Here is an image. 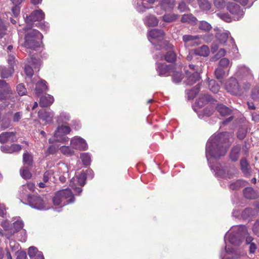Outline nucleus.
Segmentation results:
<instances>
[{
    "label": "nucleus",
    "mask_w": 259,
    "mask_h": 259,
    "mask_svg": "<svg viewBox=\"0 0 259 259\" xmlns=\"http://www.w3.org/2000/svg\"><path fill=\"white\" fill-rule=\"evenodd\" d=\"M142 2L141 3H137V10L138 11L140 12H143L146 9L150 8V7L146 6V3L145 2H147L149 4L151 5L154 3L155 0H142Z\"/></svg>",
    "instance_id": "31"
},
{
    "label": "nucleus",
    "mask_w": 259,
    "mask_h": 259,
    "mask_svg": "<svg viewBox=\"0 0 259 259\" xmlns=\"http://www.w3.org/2000/svg\"><path fill=\"white\" fill-rule=\"evenodd\" d=\"M38 253L41 252L38 251L37 249L34 246H31L28 249V254L30 258H33L34 256H37Z\"/></svg>",
    "instance_id": "58"
},
{
    "label": "nucleus",
    "mask_w": 259,
    "mask_h": 259,
    "mask_svg": "<svg viewBox=\"0 0 259 259\" xmlns=\"http://www.w3.org/2000/svg\"><path fill=\"white\" fill-rule=\"evenodd\" d=\"M22 117V112H17L14 113L12 115V120L13 122H17L20 121Z\"/></svg>",
    "instance_id": "63"
},
{
    "label": "nucleus",
    "mask_w": 259,
    "mask_h": 259,
    "mask_svg": "<svg viewBox=\"0 0 259 259\" xmlns=\"http://www.w3.org/2000/svg\"><path fill=\"white\" fill-rule=\"evenodd\" d=\"M175 5L174 0H163L161 3V7L165 11H170L173 9Z\"/></svg>",
    "instance_id": "35"
},
{
    "label": "nucleus",
    "mask_w": 259,
    "mask_h": 259,
    "mask_svg": "<svg viewBox=\"0 0 259 259\" xmlns=\"http://www.w3.org/2000/svg\"><path fill=\"white\" fill-rule=\"evenodd\" d=\"M172 77L174 82L179 83L181 81L183 78V75L181 72L176 71L172 74Z\"/></svg>",
    "instance_id": "57"
},
{
    "label": "nucleus",
    "mask_w": 259,
    "mask_h": 259,
    "mask_svg": "<svg viewBox=\"0 0 259 259\" xmlns=\"http://www.w3.org/2000/svg\"><path fill=\"white\" fill-rule=\"evenodd\" d=\"M170 66H168L165 63H156V70L160 76H167L171 73Z\"/></svg>",
    "instance_id": "20"
},
{
    "label": "nucleus",
    "mask_w": 259,
    "mask_h": 259,
    "mask_svg": "<svg viewBox=\"0 0 259 259\" xmlns=\"http://www.w3.org/2000/svg\"><path fill=\"white\" fill-rule=\"evenodd\" d=\"M13 71L14 69L11 67L8 69H6L2 66L0 67V75L2 78L9 77L12 74Z\"/></svg>",
    "instance_id": "42"
},
{
    "label": "nucleus",
    "mask_w": 259,
    "mask_h": 259,
    "mask_svg": "<svg viewBox=\"0 0 259 259\" xmlns=\"http://www.w3.org/2000/svg\"><path fill=\"white\" fill-rule=\"evenodd\" d=\"M181 21L194 25L196 23L197 19L192 14H185L182 16Z\"/></svg>",
    "instance_id": "34"
},
{
    "label": "nucleus",
    "mask_w": 259,
    "mask_h": 259,
    "mask_svg": "<svg viewBox=\"0 0 259 259\" xmlns=\"http://www.w3.org/2000/svg\"><path fill=\"white\" fill-rule=\"evenodd\" d=\"M178 16L176 14H166L163 16V20L166 22H171L177 19Z\"/></svg>",
    "instance_id": "55"
},
{
    "label": "nucleus",
    "mask_w": 259,
    "mask_h": 259,
    "mask_svg": "<svg viewBox=\"0 0 259 259\" xmlns=\"http://www.w3.org/2000/svg\"><path fill=\"white\" fill-rule=\"evenodd\" d=\"M246 182L242 180H238L230 185V188L232 190H238L246 185Z\"/></svg>",
    "instance_id": "47"
},
{
    "label": "nucleus",
    "mask_w": 259,
    "mask_h": 259,
    "mask_svg": "<svg viewBox=\"0 0 259 259\" xmlns=\"http://www.w3.org/2000/svg\"><path fill=\"white\" fill-rule=\"evenodd\" d=\"M211 100V97L208 94L201 95L200 97L197 102V105L200 107H202L204 106L208 102H210Z\"/></svg>",
    "instance_id": "32"
},
{
    "label": "nucleus",
    "mask_w": 259,
    "mask_h": 259,
    "mask_svg": "<svg viewBox=\"0 0 259 259\" xmlns=\"http://www.w3.org/2000/svg\"><path fill=\"white\" fill-rule=\"evenodd\" d=\"M202 111L203 113V114H201V111L198 113L199 117L201 118H203L204 116L208 117L210 116L212 114L213 109L211 107H207L205 109H203Z\"/></svg>",
    "instance_id": "53"
},
{
    "label": "nucleus",
    "mask_w": 259,
    "mask_h": 259,
    "mask_svg": "<svg viewBox=\"0 0 259 259\" xmlns=\"http://www.w3.org/2000/svg\"><path fill=\"white\" fill-rule=\"evenodd\" d=\"M224 69V68H221V67L219 66V67L215 69L214 73H215V75L216 76V78L217 79H222L226 75H228L229 71H228L226 72Z\"/></svg>",
    "instance_id": "43"
},
{
    "label": "nucleus",
    "mask_w": 259,
    "mask_h": 259,
    "mask_svg": "<svg viewBox=\"0 0 259 259\" xmlns=\"http://www.w3.org/2000/svg\"><path fill=\"white\" fill-rule=\"evenodd\" d=\"M11 93V89L8 84L5 81L0 80V100L8 98V95Z\"/></svg>",
    "instance_id": "19"
},
{
    "label": "nucleus",
    "mask_w": 259,
    "mask_h": 259,
    "mask_svg": "<svg viewBox=\"0 0 259 259\" xmlns=\"http://www.w3.org/2000/svg\"><path fill=\"white\" fill-rule=\"evenodd\" d=\"M226 54V51L224 49H220L217 53L212 58V61H217L220 58L224 57Z\"/></svg>",
    "instance_id": "56"
},
{
    "label": "nucleus",
    "mask_w": 259,
    "mask_h": 259,
    "mask_svg": "<svg viewBox=\"0 0 259 259\" xmlns=\"http://www.w3.org/2000/svg\"><path fill=\"white\" fill-rule=\"evenodd\" d=\"M70 119V116L66 113H62L60 114L58 119V122L59 123H65Z\"/></svg>",
    "instance_id": "59"
},
{
    "label": "nucleus",
    "mask_w": 259,
    "mask_h": 259,
    "mask_svg": "<svg viewBox=\"0 0 259 259\" xmlns=\"http://www.w3.org/2000/svg\"><path fill=\"white\" fill-rule=\"evenodd\" d=\"M199 7L203 11H208L211 8L210 3L207 0H198Z\"/></svg>",
    "instance_id": "50"
},
{
    "label": "nucleus",
    "mask_w": 259,
    "mask_h": 259,
    "mask_svg": "<svg viewBox=\"0 0 259 259\" xmlns=\"http://www.w3.org/2000/svg\"><path fill=\"white\" fill-rule=\"evenodd\" d=\"M54 116V114L52 111L42 110L38 112L39 118L45 121L47 123H50L52 122Z\"/></svg>",
    "instance_id": "22"
},
{
    "label": "nucleus",
    "mask_w": 259,
    "mask_h": 259,
    "mask_svg": "<svg viewBox=\"0 0 259 259\" xmlns=\"http://www.w3.org/2000/svg\"><path fill=\"white\" fill-rule=\"evenodd\" d=\"M244 195L248 199H254L257 196L256 192L250 187H248L244 190Z\"/></svg>",
    "instance_id": "39"
},
{
    "label": "nucleus",
    "mask_w": 259,
    "mask_h": 259,
    "mask_svg": "<svg viewBox=\"0 0 259 259\" xmlns=\"http://www.w3.org/2000/svg\"><path fill=\"white\" fill-rule=\"evenodd\" d=\"M42 35L38 30L32 29L25 36L24 46L28 48L35 50L40 47Z\"/></svg>",
    "instance_id": "6"
},
{
    "label": "nucleus",
    "mask_w": 259,
    "mask_h": 259,
    "mask_svg": "<svg viewBox=\"0 0 259 259\" xmlns=\"http://www.w3.org/2000/svg\"><path fill=\"white\" fill-rule=\"evenodd\" d=\"M211 28V25L205 21H200L199 24V28L204 31H208Z\"/></svg>",
    "instance_id": "52"
},
{
    "label": "nucleus",
    "mask_w": 259,
    "mask_h": 259,
    "mask_svg": "<svg viewBox=\"0 0 259 259\" xmlns=\"http://www.w3.org/2000/svg\"><path fill=\"white\" fill-rule=\"evenodd\" d=\"M85 180L86 177L85 174L81 173L78 175H76L71 180L70 186L78 194H80L82 191V189L81 187L78 186H83L85 184Z\"/></svg>",
    "instance_id": "9"
},
{
    "label": "nucleus",
    "mask_w": 259,
    "mask_h": 259,
    "mask_svg": "<svg viewBox=\"0 0 259 259\" xmlns=\"http://www.w3.org/2000/svg\"><path fill=\"white\" fill-rule=\"evenodd\" d=\"M74 201L73 195L69 189L60 190L56 192L53 199L54 205L62 207Z\"/></svg>",
    "instance_id": "5"
},
{
    "label": "nucleus",
    "mask_w": 259,
    "mask_h": 259,
    "mask_svg": "<svg viewBox=\"0 0 259 259\" xmlns=\"http://www.w3.org/2000/svg\"><path fill=\"white\" fill-rule=\"evenodd\" d=\"M12 2L13 7L12 8V13L15 17H17L19 15L20 11L21 4H22L23 0H11Z\"/></svg>",
    "instance_id": "29"
},
{
    "label": "nucleus",
    "mask_w": 259,
    "mask_h": 259,
    "mask_svg": "<svg viewBox=\"0 0 259 259\" xmlns=\"http://www.w3.org/2000/svg\"><path fill=\"white\" fill-rule=\"evenodd\" d=\"M214 170L217 177L225 179H231L236 174V169L234 168L217 166Z\"/></svg>",
    "instance_id": "12"
},
{
    "label": "nucleus",
    "mask_w": 259,
    "mask_h": 259,
    "mask_svg": "<svg viewBox=\"0 0 259 259\" xmlns=\"http://www.w3.org/2000/svg\"><path fill=\"white\" fill-rule=\"evenodd\" d=\"M17 139L15 132H4L0 135V143L15 142Z\"/></svg>",
    "instance_id": "21"
},
{
    "label": "nucleus",
    "mask_w": 259,
    "mask_h": 259,
    "mask_svg": "<svg viewBox=\"0 0 259 259\" xmlns=\"http://www.w3.org/2000/svg\"><path fill=\"white\" fill-rule=\"evenodd\" d=\"M231 65L232 63L226 58L222 59L219 63V66L223 68H230Z\"/></svg>",
    "instance_id": "51"
},
{
    "label": "nucleus",
    "mask_w": 259,
    "mask_h": 259,
    "mask_svg": "<svg viewBox=\"0 0 259 259\" xmlns=\"http://www.w3.org/2000/svg\"><path fill=\"white\" fill-rule=\"evenodd\" d=\"M192 52H193L196 55L207 57L208 56L210 51L207 46L204 45L192 51Z\"/></svg>",
    "instance_id": "24"
},
{
    "label": "nucleus",
    "mask_w": 259,
    "mask_h": 259,
    "mask_svg": "<svg viewBox=\"0 0 259 259\" xmlns=\"http://www.w3.org/2000/svg\"><path fill=\"white\" fill-rule=\"evenodd\" d=\"M228 10L235 16L237 19L241 18L244 15V12L240 9V7L236 4L231 3L227 6Z\"/></svg>",
    "instance_id": "18"
},
{
    "label": "nucleus",
    "mask_w": 259,
    "mask_h": 259,
    "mask_svg": "<svg viewBox=\"0 0 259 259\" xmlns=\"http://www.w3.org/2000/svg\"><path fill=\"white\" fill-rule=\"evenodd\" d=\"M46 83L47 82L44 80H41L37 83L36 87V91L37 94L48 89Z\"/></svg>",
    "instance_id": "48"
},
{
    "label": "nucleus",
    "mask_w": 259,
    "mask_h": 259,
    "mask_svg": "<svg viewBox=\"0 0 259 259\" xmlns=\"http://www.w3.org/2000/svg\"><path fill=\"white\" fill-rule=\"evenodd\" d=\"M241 149L240 146H236L232 149L230 157L232 161H236L238 160L239 156V152Z\"/></svg>",
    "instance_id": "33"
},
{
    "label": "nucleus",
    "mask_w": 259,
    "mask_h": 259,
    "mask_svg": "<svg viewBox=\"0 0 259 259\" xmlns=\"http://www.w3.org/2000/svg\"><path fill=\"white\" fill-rule=\"evenodd\" d=\"M238 68V70L236 72L237 76L246 78L247 81L245 82L242 80L239 83L236 78L231 77L227 80L225 86V88L228 92L235 96H240L245 91L249 89L250 84L248 80H250L253 78V75L249 68L243 65L239 66Z\"/></svg>",
    "instance_id": "2"
},
{
    "label": "nucleus",
    "mask_w": 259,
    "mask_h": 259,
    "mask_svg": "<svg viewBox=\"0 0 259 259\" xmlns=\"http://www.w3.org/2000/svg\"><path fill=\"white\" fill-rule=\"evenodd\" d=\"M80 158L83 164L85 165H88L91 162V156L89 153H83L80 154Z\"/></svg>",
    "instance_id": "54"
},
{
    "label": "nucleus",
    "mask_w": 259,
    "mask_h": 259,
    "mask_svg": "<svg viewBox=\"0 0 259 259\" xmlns=\"http://www.w3.org/2000/svg\"><path fill=\"white\" fill-rule=\"evenodd\" d=\"M32 157L27 152H25L23 155V162L24 166H30L32 164Z\"/></svg>",
    "instance_id": "44"
},
{
    "label": "nucleus",
    "mask_w": 259,
    "mask_h": 259,
    "mask_svg": "<svg viewBox=\"0 0 259 259\" xmlns=\"http://www.w3.org/2000/svg\"><path fill=\"white\" fill-rule=\"evenodd\" d=\"M247 233L246 228L244 226H236L233 227L230 230L226 233L225 236V241H226L227 238H228V241L234 245H239L242 241L243 236H245Z\"/></svg>",
    "instance_id": "4"
},
{
    "label": "nucleus",
    "mask_w": 259,
    "mask_h": 259,
    "mask_svg": "<svg viewBox=\"0 0 259 259\" xmlns=\"http://www.w3.org/2000/svg\"><path fill=\"white\" fill-rule=\"evenodd\" d=\"M27 201L30 206L37 209H48L49 206H47L45 202L39 196H33Z\"/></svg>",
    "instance_id": "14"
},
{
    "label": "nucleus",
    "mask_w": 259,
    "mask_h": 259,
    "mask_svg": "<svg viewBox=\"0 0 259 259\" xmlns=\"http://www.w3.org/2000/svg\"><path fill=\"white\" fill-rule=\"evenodd\" d=\"M59 165V169H61V170H63V171L61 172L63 173V175L59 177V180L61 182L64 183L66 181V177L68 176V174H67V166L64 163H62Z\"/></svg>",
    "instance_id": "38"
},
{
    "label": "nucleus",
    "mask_w": 259,
    "mask_h": 259,
    "mask_svg": "<svg viewBox=\"0 0 259 259\" xmlns=\"http://www.w3.org/2000/svg\"><path fill=\"white\" fill-rule=\"evenodd\" d=\"M35 190L34 184L32 183H28L26 185H22L19 189V196L21 201L23 200H28L32 196L31 193Z\"/></svg>",
    "instance_id": "10"
},
{
    "label": "nucleus",
    "mask_w": 259,
    "mask_h": 259,
    "mask_svg": "<svg viewBox=\"0 0 259 259\" xmlns=\"http://www.w3.org/2000/svg\"><path fill=\"white\" fill-rule=\"evenodd\" d=\"M1 122V128L3 130L7 128L11 125V120L8 118H4Z\"/></svg>",
    "instance_id": "60"
},
{
    "label": "nucleus",
    "mask_w": 259,
    "mask_h": 259,
    "mask_svg": "<svg viewBox=\"0 0 259 259\" xmlns=\"http://www.w3.org/2000/svg\"><path fill=\"white\" fill-rule=\"evenodd\" d=\"M17 91L20 96H23L26 93V89L24 85L21 83L17 86Z\"/></svg>",
    "instance_id": "61"
},
{
    "label": "nucleus",
    "mask_w": 259,
    "mask_h": 259,
    "mask_svg": "<svg viewBox=\"0 0 259 259\" xmlns=\"http://www.w3.org/2000/svg\"><path fill=\"white\" fill-rule=\"evenodd\" d=\"M57 176H58V175L55 174L53 169H49L45 172L43 181L45 183L48 182L49 181L55 182L57 179Z\"/></svg>",
    "instance_id": "27"
},
{
    "label": "nucleus",
    "mask_w": 259,
    "mask_h": 259,
    "mask_svg": "<svg viewBox=\"0 0 259 259\" xmlns=\"http://www.w3.org/2000/svg\"><path fill=\"white\" fill-rule=\"evenodd\" d=\"M217 110L223 116H227L231 112V110L223 104L218 105L217 107Z\"/></svg>",
    "instance_id": "36"
},
{
    "label": "nucleus",
    "mask_w": 259,
    "mask_h": 259,
    "mask_svg": "<svg viewBox=\"0 0 259 259\" xmlns=\"http://www.w3.org/2000/svg\"><path fill=\"white\" fill-rule=\"evenodd\" d=\"M148 37L151 43L156 46V43H160L159 45L162 46V40L164 38V32L158 29H152L148 32Z\"/></svg>",
    "instance_id": "11"
},
{
    "label": "nucleus",
    "mask_w": 259,
    "mask_h": 259,
    "mask_svg": "<svg viewBox=\"0 0 259 259\" xmlns=\"http://www.w3.org/2000/svg\"><path fill=\"white\" fill-rule=\"evenodd\" d=\"M230 35V32L228 31H226L223 32H219L216 34V37L220 42L222 44L225 43Z\"/></svg>",
    "instance_id": "41"
},
{
    "label": "nucleus",
    "mask_w": 259,
    "mask_h": 259,
    "mask_svg": "<svg viewBox=\"0 0 259 259\" xmlns=\"http://www.w3.org/2000/svg\"><path fill=\"white\" fill-rule=\"evenodd\" d=\"M70 131L71 129L68 126H59L54 134L55 139H49V143H52L54 141L61 143L67 142L69 140V138L66 136L69 134Z\"/></svg>",
    "instance_id": "8"
},
{
    "label": "nucleus",
    "mask_w": 259,
    "mask_h": 259,
    "mask_svg": "<svg viewBox=\"0 0 259 259\" xmlns=\"http://www.w3.org/2000/svg\"><path fill=\"white\" fill-rule=\"evenodd\" d=\"M2 226L6 231L4 235L6 236L7 238H10L15 233V231H14L12 228L10 226L9 223L7 221H5L2 222Z\"/></svg>",
    "instance_id": "28"
},
{
    "label": "nucleus",
    "mask_w": 259,
    "mask_h": 259,
    "mask_svg": "<svg viewBox=\"0 0 259 259\" xmlns=\"http://www.w3.org/2000/svg\"><path fill=\"white\" fill-rule=\"evenodd\" d=\"M253 238L250 236H247L246 238V243L249 245V252L253 253L257 247L254 242H253Z\"/></svg>",
    "instance_id": "40"
},
{
    "label": "nucleus",
    "mask_w": 259,
    "mask_h": 259,
    "mask_svg": "<svg viewBox=\"0 0 259 259\" xmlns=\"http://www.w3.org/2000/svg\"><path fill=\"white\" fill-rule=\"evenodd\" d=\"M154 58L157 60H162L164 59L167 62H172L175 61L176 54L174 52L170 51L168 52L164 56L163 54L158 51L155 53Z\"/></svg>",
    "instance_id": "17"
},
{
    "label": "nucleus",
    "mask_w": 259,
    "mask_h": 259,
    "mask_svg": "<svg viewBox=\"0 0 259 259\" xmlns=\"http://www.w3.org/2000/svg\"><path fill=\"white\" fill-rule=\"evenodd\" d=\"M71 147L62 146L60 147L59 150L62 154L67 156H70L74 154V151Z\"/></svg>",
    "instance_id": "37"
},
{
    "label": "nucleus",
    "mask_w": 259,
    "mask_h": 259,
    "mask_svg": "<svg viewBox=\"0 0 259 259\" xmlns=\"http://www.w3.org/2000/svg\"><path fill=\"white\" fill-rule=\"evenodd\" d=\"M226 251L227 254V256L226 257L227 258H228L230 257L229 255H231L232 257H234L236 256H237V251L234 250L233 249H230L229 247L226 246Z\"/></svg>",
    "instance_id": "62"
},
{
    "label": "nucleus",
    "mask_w": 259,
    "mask_h": 259,
    "mask_svg": "<svg viewBox=\"0 0 259 259\" xmlns=\"http://www.w3.org/2000/svg\"><path fill=\"white\" fill-rule=\"evenodd\" d=\"M25 19V22L29 27L36 26L40 27L41 29L45 30H47L49 29L48 24H45L42 22L45 19V14L41 10H37L34 11L29 16L26 15L24 16Z\"/></svg>",
    "instance_id": "3"
},
{
    "label": "nucleus",
    "mask_w": 259,
    "mask_h": 259,
    "mask_svg": "<svg viewBox=\"0 0 259 259\" xmlns=\"http://www.w3.org/2000/svg\"><path fill=\"white\" fill-rule=\"evenodd\" d=\"M183 40L186 47L197 46L201 43L200 37L198 35H184Z\"/></svg>",
    "instance_id": "15"
},
{
    "label": "nucleus",
    "mask_w": 259,
    "mask_h": 259,
    "mask_svg": "<svg viewBox=\"0 0 259 259\" xmlns=\"http://www.w3.org/2000/svg\"><path fill=\"white\" fill-rule=\"evenodd\" d=\"M20 175L21 177L25 179H29L31 178L32 175L29 171L28 166H24L22 167L20 170Z\"/></svg>",
    "instance_id": "46"
},
{
    "label": "nucleus",
    "mask_w": 259,
    "mask_h": 259,
    "mask_svg": "<svg viewBox=\"0 0 259 259\" xmlns=\"http://www.w3.org/2000/svg\"><path fill=\"white\" fill-rule=\"evenodd\" d=\"M200 65H194L189 64V68L191 71H187L186 79L185 82L188 85H193L200 79V74L202 71V64L200 63Z\"/></svg>",
    "instance_id": "7"
},
{
    "label": "nucleus",
    "mask_w": 259,
    "mask_h": 259,
    "mask_svg": "<svg viewBox=\"0 0 259 259\" xmlns=\"http://www.w3.org/2000/svg\"><path fill=\"white\" fill-rule=\"evenodd\" d=\"M31 62L29 64L26 65L25 72L28 77H31L33 74V70L31 66H33L35 69L38 68L40 65V61L35 57H31Z\"/></svg>",
    "instance_id": "16"
},
{
    "label": "nucleus",
    "mask_w": 259,
    "mask_h": 259,
    "mask_svg": "<svg viewBox=\"0 0 259 259\" xmlns=\"http://www.w3.org/2000/svg\"><path fill=\"white\" fill-rule=\"evenodd\" d=\"M241 169L246 176H249L251 174V167L246 159L242 158L240 160Z\"/></svg>",
    "instance_id": "26"
},
{
    "label": "nucleus",
    "mask_w": 259,
    "mask_h": 259,
    "mask_svg": "<svg viewBox=\"0 0 259 259\" xmlns=\"http://www.w3.org/2000/svg\"><path fill=\"white\" fill-rule=\"evenodd\" d=\"M208 87L211 92L213 93H217L220 90V86L217 83L216 81L211 79L208 81Z\"/></svg>",
    "instance_id": "45"
},
{
    "label": "nucleus",
    "mask_w": 259,
    "mask_h": 259,
    "mask_svg": "<svg viewBox=\"0 0 259 259\" xmlns=\"http://www.w3.org/2000/svg\"><path fill=\"white\" fill-rule=\"evenodd\" d=\"M9 40V36L5 33V27L0 19V45L4 47Z\"/></svg>",
    "instance_id": "23"
},
{
    "label": "nucleus",
    "mask_w": 259,
    "mask_h": 259,
    "mask_svg": "<svg viewBox=\"0 0 259 259\" xmlns=\"http://www.w3.org/2000/svg\"><path fill=\"white\" fill-rule=\"evenodd\" d=\"M16 220L13 223V228H12L13 230L15 231V233L22 229L24 225L23 221L20 218H16Z\"/></svg>",
    "instance_id": "49"
},
{
    "label": "nucleus",
    "mask_w": 259,
    "mask_h": 259,
    "mask_svg": "<svg viewBox=\"0 0 259 259\" xmlns=\"http://www.w3.org/2000/svg\"><path fill=\"white\" fill-rule=\"evenodd\" d=\"M229 134L227 132L215 135L209 138L206 145V157L218 158L225 155L230 146Z\"/></svg>",
    "instance_id": "1"
},
{
    "label": "nucleus",
    "mask_w": 259,
    "mask_h": 259,
    "mask_svg": "<svg viewBox=\"0 0 259 259\" xmlns=\"http://www.w3.org/2000/svg\"><path fill=\"white\" fill-rule=\"evenodd\" d=\"M54 98L50 95H46L40 99L39 104L42 107H47L54 102Z\"/></svg>",
    "instance_id": "25"
},
{
    "label": "nucleus",
    "mask_w": 259,
    "mask_h": 259,
    "mask_svg": "<svg viewBox=\"0 0 259 259\" xmlns=\"http://www.w3.org/2000/svg\"><path fill=\"white\" fill-rule=\"evenodd\" d=\"M145 24L148 27H154L158 24V20L154 16H147L144 20Z\"/></svg>",
    "instance_id": "30"
},
{
    "label": "nucleus",
    "mask_w": 259,
    "mask_h": 259,
    "mask_svg": "<svg viewBox=\"0 0 259 259\" xmlns=\"http://www.w3.org/2000/svg\"><path fill=\"white\" fill-rule=\"evenodd\" d=\"M246 134V128H240L237 133V137L240 139H243L245 138Z\"/></svg>",
    "instance_id": "64"
},
{
    "label": "nucleus",
    "mask_w": 259,
    "mask_h": 259,
    "mask_svg": "<svg viewBox=\"0 0 259 259\" xmlns=\"http://www.w3.org/2000/svg\"><path fill=\"white\" fill-rule=\"evenodd\" d=\"M71 147L78 150H87L88 144L85 140L79 136H75L70 140Z\"/></svg>",
    "instance_id": "13"
}]
</instances>
